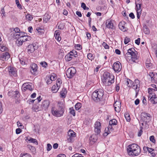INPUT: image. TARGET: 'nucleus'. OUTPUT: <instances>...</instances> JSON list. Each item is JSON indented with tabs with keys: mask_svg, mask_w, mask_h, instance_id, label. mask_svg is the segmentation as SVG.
Returning a JSON list of instances; mask_svg holds the SVG:
<instances>
[{
	"mask_svg": "<svg viewBox=\"0 0 157 157\" xmlns=\"http://www.w3.org/2000/svg\"><path fill=\"white\" fill-rule=\"evenodd\" d=\"M114 107L116 112H120L121 110V103L119 101H117L114 104Z\"/></svg>",
	"mask_w": 157,
	"mask_h": 157,
	"instance_id": "nucleus-16",
	"label": "nucleus"
},
{
	"mask_svg": "<svg viewBox=\"0 0 157 157\" xmlns=\"http://www.w3.org/2000/svg\"><path fill=\"white\" fill-rule=\"evenodd\" d=\"M94 136H95L94 135H92L90 137L89 140L90 141V142L94 143V142H95L96 139V138H95Z\"/></svg>",
	"mask_w": 157,
	"mask_h": 157,
	"instance_id": "nucleus-44",
	"label": "nucleus"
},
{
	"mask_svg": "<svg viewBox=\"0 0 157 157\" xmlns=\"http://www.w3.org/2000/svg\"><path fill=\"white\" fill-rule=\"evenodd\" d=\"M12 92L13 93V96L16 99H17L20 97V94L18 90H16L14 92Z\"/></svg>",
	"mask_w": 157,
	"mask_h": 157,
	"instance_id": "nucleus-31",
	"label": "nucleus"
},
{
	"mask_svg": "<svg viewBox=\"0 0 157 157\" xmlns=\"http://www.w3.org/2000/svg\"><path fill=\"white\" fill-rule=\"evenodd\" d=\"M150 96L151 97V98L150 99V100L151 101L153 102V103L155 104L157 102H155L154 99L157 98L156 97V95L155 94L153 93V94H150Z\"/></svg>",
	"mask_w": 157,
	"mask_h": 157,
	"instance_id": "nucleus-27",
	"label": "nucleus"
},
{
	"mask_svg": "<svg viewBox=\"0 0 157 157\" xmlns=\"http://www.w3.org/2000/svg\"><path fill=\"white\" fill-rule=\"evenodd\" d=\"M15 2L17 7L20 9H22L21 5L20 4L19 0H16Z\"/></svg>",
	"mask_w": 157,
	"mask_h": 157,
	"instance_id": "nucleus-48",
	"label": "nucleus"
},
{
	"mask_svg": "<svg viewBox=\"0 0 157 157\" xmlns=\"http://www.w3.org/2000/svg\"><path fill=\"white\" fill-rule=\"evenodd\" d=\"M105 132L103 134L104 136H107L110 133V131L107 128H105Z\"/></svg>",
	"mask_w": 157,
	"mask_h": 157,
	"instance_id": "nucleus-45",
	"label": "nucleus"
},
{
	"mask_svg": "<svg viewBox=\"0 0 157 157\" xmlns=\"http://www.w3.org/2000/svg\"><path fill=\"white\" fill-rule=\"evenodd\" d=\"M60 34V32L59 30H57L55 31L54 36L56 39L58 41H59L61 40V37H59Z\"/></svg>",
	"mask_w": 157,
	"mask_h": 157,
	"instance_id": "nucleus-24",
	"label": "nucleus"
},
{
	"mask_svg": "<svg viewBox=\"0 0 157 157\" xmlns=\"http://www.w3.org/2000/svg\"><path fill=\"white\" fill-rule=\"evenodd\" d=\"M51 16L48 14H45L43 18L44 22L45 23H47L50 19Z\"/></svg>",
	"mask_w": 157,
	"mask_h": 157,
	"instance_id": "nucleus-28",
	"label": "nucleus"
},
{
	"mask_svg": "<svg viewBox=\"0 0 157 157\" xmlns=\"http://www.w3.org/2000/svg\"><path fill=\"white\" fill-rule=\"evenodd\" d=\"M64 25L62 23H60L58 25V28L60 29H63L64 28Z\"/></svg>",
	"mask_w": 157,
	"mask_h": 157,
	"instance_id": "nucleus-56",
	"label": "nucleus"
},
{
	"mask_svg": "<svg viewBox=\"0 0 157 157\" xmlns=\"http://www.w3.org/2000/svg\"><path fill=\"white\" fill-rule=\"evenodd\" d=\"M127 151L130 156H136L141 153V149L140 146L136 144L130 145L127 148Z\"/></svg>",
	"mask_w": 157,
	"mask_h": 157,
	"instance_id": "nucleus-2",
	"label": "nucleus"
},
{
	"mask_svg": "<svg viewBox=\"0 0 157 157\" xmlns=\"http://www.w3.org/2000/svg\"><path fill=\"white\" fill-rule=\"evenodd\" d=\"M16 42L17 45L18 46H19L22 45L23 42L21 41V38H19L18 39H17Z\"/></svg>",
	"mask_w": 157,
	"mask_h": 157,
	"instance_id": "nucleus-37",
	"label": "nucleus"
},
{
	"mask_svg": "<svg viewBox=\"0 0 157 157\" xmlns=\"http://www.w3.org/2000/svg\"><path fill=\"white\" fill-rule=\"evenodd\" d=\"M38 48V46L35 43L29 45L27 47V52L29 53L33 52L35 50H37Z\"/></svg>",
	"mask_w": 157,
	"mask_h": 157,
	"instance_id": "nucleus-10",
	"label": "nucleus"
},
{
	"mask_svg": "<svg viewBox=\"0 0 157 157\" xmlns=\"http://www.w3.org/2000/svg\"><path fill=\"white\" fill-rule=\"evenodd\" d=\"M22 89L24 90H28L32 91L33 90V87L31 85L28 83H25L23 85Z\"/></svg>",
	"mask_w": 157,
	"mask_h": 157,
	"instance_id": "nucleus-19",
	"label": "nucleus"
},
{
	"mask_svg": "<svg viewBox=\"0 0 157 157\" xmlns=\"http://www.w3.org/2000/svg\"><path fill=\"white\" fill-rule=\"evenodd\" d=\"M143 30L144 33L146 34H148L150 33L149 29L146 26L144 27Z\"/></svg>",
	"mask_w": 157,
	"mask_h": 157,
	"instance_id": "nucleus-42",
	"label": "nucleus"
},
{
	"mask_svg": "<svg viewBox=\"0 0 157 157\" xmlns=\"http://www.w3.org/2000/svg\"><path fill=\"white\" fill-rule=\"evenodd\" d=\"M56 78V75L54 73L51 74L50 77V79L52 81L55 80Z\"/></svg>",
	"mask_w": 157,
	"mask_h": 157,
	"instance_id": "nucleus-39",
	"label": "nucleus"
},
{
	"mask_svg": "<svg viewBox=\"0 0 157 157\" xmlns=\"http://www.w3.org/2000/svg\"><path fill=\"white\" fill-rule=\"evenodd\" d=\"M58 106L59 108V109H60V110H63L64 111V105L63 103H62L61 102H58Z\"/></svg>",
	"mask_w": 157,
	"mask_h": 157,
	"instance_id": "nucleus-34",
	"label": "nucleus"
},
{
	"mask_svg": "<svg viewBox=\"0 0 157 157\" xmlns=\"http://www.w3.org/2000/svg\"><path fill=\"white\" fill-rule=\"evenodd\" d=\"M77 56V52L75 50H73L65 56V59L67 61H69L71 60L74 57H76Z\"/></svg>",
	"mask_w": 157,
	"mask_h": 157,
	"instance_id": "nucleus-5",
	"label": "nucleus"
},
{
	"mask_svg": "<svg viewBox=\"0 0 157 157\" xmlns=\"http://www.w3.org/2000/svg\"><path fill=\"white\" fill-rule=\"evenodd\" d=\"M28 148L32 152H35L36 151L35 147L30 145H28Z\"/></svg>",
	"mask_w": 157,
	"mask_h": 157,
	"instance_id": "nucleus-49",
	"label": "nucleus"
},
{
	"mask_svg": "<svg viewBox=\"0 0 157 157\" xmlns=\"http://www.w3.org/2000/svg\"><path fill=\"white\" fill-rule=\"evenodd\" d=\"M124 116L127 121L129 122L130 121V117L129 114L126 113L124 114Z\"/></svg>",
	"mask_w": 157,
	"mask_h": 157,
	"instance_id": "nucleus-46",
	"label": "nucleus"
},
{
	"mask_svg": "<svg viewBox=\"0 0 157 157\" xmlns=\"http://www.w3.org/2000/svg\"><path fill=\"white\" fill-rule=\"evenodd\" d=\"M101 80L105 86H109L114 82V77L109 73L105 72L103 74Z\"/></svg>",
	"mask_w": 157,
	"mask_h": 157,
	"instance_id": "nucleus-1",
	"label": "nucleus"
},
{
	"mask_svg": "<svg viewBox=\"0 0 157 157\" xmlns=\"http://www.w3.org/2000/svg\"><path fill=\"white\" fill-rule=\"evenodd\" d=\"M104 95V91L102 89H98L93 92L92 98L94 101L98 102L102 100Z\"/></svg>",
	"mask_w": 157,
	"mask_h": 157,
	"instance_id": "nucleus-4",
	"label": "nucleus"
},
{
	"mask_svg": "<svg viewBox=\"0 0 157 157\" xmlns=\"http://www.w3.org/2000/svg\"><path fill=\"white\" fill-rule=\"evenodd\" d=\"M69 113L70 114L73 115V116H75V111L74 109L73 108V107L70 108H69Z\"/></svg>",
	"mask_w": 157,
	"mask_h": 157,
	"instance_id": "nucleus-38",
	"label": "nucleus"
},
{
	"mask_svg": "<svg viewBox=\"0 0 157 157\" xmlns=\"http://www.w3.org/2000/svg\"><path fill=\"white\" fill-rule=\"evenodd\" d=\"M40 63L43 67L44 68H46L48 66V64L45 62H41Z\"/></svg>",
	"mask_w": 157,
	"mask_h": 157,
	"instance_id": "nucleus-53",
	"label": "nucleus"
},
{
	"mask_svg": "<svg viewBox=\"0 0 157 157\" xmlns=\"http://www.w3.org/2000/svg\"><path fill=\"white\" fill-rule=\"evenodd\" d=\"M87 56L88 58L91 61L93 60L94 58V56L93 55V54L90 53L88 54Z\"/></svg>",
	"mask_w": 157,
	"mask_h": 157,
	"instance_id": "nucleus-43",
	"label": "nucleus"
},
{
	"mask_svg": "<svg viewBox=\"0 0 157 157\" xmlns=\"http://www.w3.org/2000/svg\"><path fill=\"white\" fill-rule=\"evenodd\" d=\"M60 86L58 84L56 83V85H54L52 87V90L54 93L56 92L59 89Z\"/></svg>",
	"mask_w": 157,
	"mask_h": 157,
	"instance_id": "nucleus-25",
	"label": "nucleus"
},
{
	"mask_svg": "<svg viewBox=\"0 0 157 157\" xmlns=\"http://www.w3.org/2000/svg\"><path fill=\"white\" fill-rule=\"evenodd\" d=\"M75 68L71 67L69 68L67 71L66 74L67 77L70 78H72L76 73Z\"/></svg>",
	"mask_w": 157,
	"mask_h": 157,
	"instance_id": "nucleus-7",
	"label": "nucleus"
},
{
	"mask_svg": "<svg viewBox=\"0 0 157 157\" xmlns=\"http://www.w3.org/2000/svg\"><path fill=\"white\" fill-rule=\"evenodd\" d=\"M133 88L134 89H139L140 86V81L138 79H135L133 82H132Z\"/></svg>",
	"mask_w": 157,
	"mask_h": 157,
	"instance_id": "nucleus-18",
	"label": "nucleus"
},
{
	"mask_svg": "<svg viewBox=\"0 0 157 157\" xmlns=\"http://www.w3.org/2000/svg\"><path fill=\"white\" fill-rule=\"evenodd\" d=\"M52 148V146L50 144H47V150L48 151H50Z\"/></svg>",
	"mask_w": 157,
	"mask_h": 157,
	"instance_id": "nucleus-61",
	"label": "nucleus"
},
{
	"mask_svg": "<svg viewBox=\"0 0 157 157\" xmlns=\"http://www.w3.org/2000/svg\"><path fill=\"white\" fill-rule=\"evenodd\" d=\"M8 50V48L5 46L1 44L0 45V50L2 51H6Z\"/></svg>",
	"mask_w": 157,
	"mask_h": 157,
	"instance_id": "nucleus-32",
	"label": "nucleus"
},
{
	"mask_svg": "<svg viewBox=\"0 0 157 157\" xmlns=\"http://www.w3.org/2000/svg\"><path fill=\"white\" fill-rule=\"evenodd\" d=\"M9 75L11 76L16 77L17 76V72L16 68L11 67H9L8 68Z\"/></svg>",
	"mask_w": 157,
	"mask_h": 157,
	"instance_id": "nucleus-13",
	"label": "nucleus"
},
{
	"mask_svg": "<svg viewBox=\"0 0 157 157\" xmlns=\"http://www.w3.org/2000/svg\"><path fill=\"white\" fill-rule=\"evenodd\" d=\"M18 57L19 58V61L20 63L22 65H24L25 63L24 59L23 58H21L20 55H19Z\"/></svg>",
	"mask_w": 157,
	"mask_h": 157,
	"instance_id": "nucleus-36",
	"label": "nucleus"
},
{
	"mask_svg": "<svg viewBox=\"0 0 157 157\" xmlns=\"http://www.w3.org/2000/svg\"><path fill=\"white\" fill-rule=\"evenodd\" d=\"M25 33L24 32H20L18 33H15L14 34V37L16 39H18L19 38H21V37H23L24 35H25Z\"/></svg>",
	"mask_w": 157,
	"mask_h": 157,
	"instance_id": "nucleus-23",
	"label": "nucleus"
},
{
	"mask_svg": "<svg viewBox=\"0 0 157 157\" xmlns=\"http://www.w3.org/2000/svg\"><path fill=\"white\" fill-rule=\"evenodd\" d=\"M137 52L135 49L132 48L128 50V52L125 54V56L127 60H131L133 62H136V60L138 59Z\"/></svg>",
	"mask_w": 157,
	"mask_h": 157,
	"instance_id": "nucleus-3",
	"label": "nucleus"
},
{
	"mask_svg": "<svg viewBox=\"0 0 157 157\" xmlns=\"http://www.w3.org/2000/svg\"><path fill=\"white\" fill-rule=\"evenodd\" d=\"M132 81L129 79H127L126 83L128 86L131 87L132 86Z\"/></svg>",
	"mask_w": 157,
	"mask_h": 157,
	"instance_id": "nucleus-33",
	"label": "nucleus"
},
{
	"mask_svg": "<svg viewBox=\"0 0 157 157\" xmlns=\"http://www.w3.org/2000/svg\"><path fill=\"white\" fill-rule=\"evenodd\" d=\"M20 157H31V156L30 155L27 153L23 154L21 153L20 155Z\"/></svg>",
	"mask_w": 157,
	"mask_h": 157,
	"instance_id": "nucleus-52",
	"label": "nucleus"
},
{
	"mask_svg": "<svg viewBox=\"0 0 157 157\" xmlns=\"http://www.w3.org/2000/svg\"><path fill=\"white\" fill-rule=\"evenodd\" d=\"M136 11H140L141 9V4H136Z\"/></svg>",
	"mask_w": 157,
	"mask_h": 157,
	"instance_id": "nucleus-51",
	"label": "nucleus"
},
{
	"mask_svg": "<svg viewBox=\"0 0 157 157\" xmlns=\"http://www.w3.org/2000/svg\"><path fill=\"white\" fill-rule=\"evenodd\" d=\"M26 36H25V35H24L23 36V37H21V38H20L21 39V41H22L23 42L26 41Z\"/></svg>",
	"mask_w": 157,
	"mask_h": 157,
	"instance_id": "nucleus-60",
	"label": "nucleus"
},
{
	"mask_svg": "<svg viewBox=\"0 0 157 157\" xmlns=\"http://www.w3.org/2000/svg\"><path fill=\"white\" fill-rule=\"evenodd\" d=\"M51 111L52 115L57 117L63 116L64 112V111L63 110H60L59 109L58 110H55L53 107L52 108Z\"/></svg>",
	"mask_w": 157,
	"mask_h": 157,
	"instance_id": "nucleus-8",
	"label": "nucleus"
},
{
	"mask_svg": "<svg viewBox=\"0 0 157 157\" xmlns=\"http://www.w3.org/2000/svg\"><path fill=\"white\" fill-rule=\"evenodd\" d=\"M141 119L145 122L147 123L151 120V116L150 114L145 112H143L141 114Z\"/></svg>",
	"mask_w": 157,
	"mask_h": 157,
	"instance_id": "nucleus-9",
	"label": "nucleus"
},
{
	"mask_svg": "<svg viewBox=\"0 0 157 157\" xmlns=\"http://www.w3.org/2000/svg\"><path fill=\"white\" fill-rule=\"evenodd\" d=\"M102 45L105 49H107L109 48V46L105 42H103Z\"/></svg>",
	"mask_w": 157,
	"mask_h": 157,
	"instance_id": "nucleus-57",
	"label": "nucleus"
},
{
	"mask_svg": "<svg viewBox=\"0 0 157 157\" xmlns=\"http://www.w3.org/2000/svg\"><path fill=\"white\" fill-rule=\"evenodd\" d=\"M141 10L140 11H136L138 19H139L141 14Z\"/></svg>",
	"mask_w": 157,
	"mask_h": 157,
	"instance_id": "nucleus-64",
	"label": "nucleus"
},
{
	"mask_svg": "<svg viewBox=\"0 0 157 157\" xmlns=\"http://www.w3.org/2000/svg\"><path fill=\"white\" fill-rule=\"evenodd\" d=\"M36 30L39 33V34L40 35L44 33V29L40 27L37 28H36Z\"/></svg>",
	"mask_w": 157,
	"mask_h": 157,
	"instance_id": "nucleus-40",
	"label": "nucleus"
},
{
	"mask_svg": "<svg viewBox=\"0 0 157 157\" xmlns=\"http://www.w3.org/2000/svg\"><path fill=\"white\" fill-rule=\"evenodd\" d=\"M50 102L48 100H44L41 105L42 110L44 112H46L49 106Z\"/></svg>",
	"mask_w": 157,
	"mask_h": 157,
	"instance_id": "nucleus-11",
	"label": "nucleus"
},
{
	"mask_svg": "<svg viewBox=\"0 0 157 157\" xmlns=\"http://www.w3.org/2000/svg\"><path fill=\"white\" fill-rule=\"evenodd\" d=\"M106 26L107 28L113 29L114 26L113 21L109 19L107 20L106 22Z\"/></svg>",
	"mask_w": 157,
	"mask_h": 157,
	"instance_id": "nucleus-20",
	"label": "nucleus"
},
{
	"mask_svg": "<svg viewBox=\"0 0 157 157\" xmlns=\"http://www.w3.org/2000/svg\"><path fill=\"white\" fill-rule=\"evenodd\" d=\"M117 123V121L115 119H113L109 121V124L112 125H116Z\"/></svg>",
	"mask_w": 157,
	"mask_h": 157,
	"instance_id": "nucleus-29",
	"label": "nucleus"
},
{
	"mask_svg": "<svg viewBox=\"0 0 157 157\" xmlns=\"http://www.w3.org/2000/svg\"><path fill=\"white\" fill-rule=\"evenodd\" d=\"M101 127V123L100 122H96L95 124V132L97 134L100 133Z\"/></svg>",
	"mask_w": 157,
	"mask_h": 157,
	"instance_id": "nucleus-15",
	"label": "nucleus"
},
{
	"mask_svg": "<svg viewBox=\"0 0 157 157\" xmlns=\"http://www.w3.org/2000/svg\"><path fill=\"white\" fill-rule=\"evenodd\" d=\"M37 65L35 63H33L31 66L30 71L32 73L34 74L37 71Z\"/></svg>",
	"mask_w": 157,
	"mask_h": 157,
	"instance_id": "nucleus-21",
	"label": "nucleus"
},
{
	"mask_svg": "<svg viewBox=\"0 0 157 157\" xmlns=\"http://www.w3.org/2000/svg\"><path fill=\"white\" fill-rule=\"evenodd\" d=\"M75 133L73 130H69L67 132V142L69 143H72L74 140V138L75 137Z\"/></svg>",
	"mask_w": 157,
	"mask_h": 157,
	"instance_id": "nucleus-6",
	"label": "nucleus"
},
{
	"mask_svg": "<svg viewBox=\"0 0 157 157\" xmlns=\"http://www.w3.org/2000/svg\"><path fill=\"white\" fill-rule=\"evenodd\" d=\"M67 93V90L66 89L63 88L62 91L60 92V94L62 98H65L66 96V95Z\"/></svg>",
	"mask_w": 157,
	"mask_h": 157,
	"instance_id": "nucleus-26",
	"label": "nucleus"
},
{
	"mask_svg": "<svg viewBox=\"0 0 157 157\" xmlns=\"http://www.w3.org/2000/svg\"><path fill=\"white\" fill-rule=\"evenodd\" d=\"M121 64L119 62L115 63L113 64V68L116 72H119L121 70Z\"/></svg>",
	"mask_w": 157,
	"mask_h": 157,
	"instance_id": "nucleus-12",
	"label": "nucleus"
},
{
	"mask_svg": "<svg viewBox=\"0 0 157 157\" xmlns=\"http://www.w3.org/2000/svg\"><path fill=\"white\" fill-rule=\"evenodd\" d=\"M131 41V39L128 37L126 36L125 37L124 40V43L125 44H127L130 42Z\"/></svg>",
	"mask_w": 157,
	"mask_h": 157,
	"instance_id": "nucleus-47",
	"label": "nucleus"
},
{
	"mask_svg": "<svg viewBox=\"0 0 157 157\" xmlns=\"http://www.w3.org/2000/svg\"><path fill=\"white\" fill-rule=\"evenodd\" d=\"M146 65L147 66L150 67L152 65V64L149 62V59H147L146 61Z\"/></svg>",
	"mask_w": 157,
	"mask_h": 157,
	"instance_id": "nucleus-59",
	"label": "nucleus"
},
{
	"mask_svg": "<svg viewBox=\"0 0 157 157\" xmlns=\"http://www.w3.org/2000/svg\"><path fill=\"white\" fill-rule=\"evenodd\" d=\"M25 17L26 20L28 21H31L33 18V16L29 13L25 16Z\"/></svg>",
	"mask_w": 157,
	"mask_h": 157,
	"instance_id": "nucleus-30",
	"label": "nucleus"
},
{
	"mask_svg": "<svg viewBox=\"0 0 157 157\" xmlns=\"http://www.w3.org/2000/svg\"><path fill=\"white\" fill-rule=\"evenodd\" d=\"M154 138V136H150L149 138L150 141L152 142L153 143H155L156 141Z\"/></svg>",
	"mask_w": 157,
	"mask_h": 157,
	"instance_id": "nucleus-55",
	"label": "nucleus"
},
{
	"mask_svg": "<svg viewBox=\"0 0 157 157\" xmlns=\"http://www.w3.org/2000/svg\"><path fill=\"white\" fill-rule=\"evenodd\" d=\"M142 129V127H140V129L139 131L138 134V136H141L143 133V132Z\"/></svg>",
	"mask_w": 157,
	"mask_h": 157,
	"instance_id": "nucleus-58",
	"label": "nucleus"
},
{
	"mask_svg": "<svg viewBox=\"0 0 157 157\" xmlns=\"http://www.w3.org/2000/svg\"><path fill=\"white\" fill-rule=\"evenodd\" d=\"M82 104L81 103L78 102L75 105V109L76 110H78L81 107Z\"/></svg>",
	"mask_w": 157,
	"mask_h": 157,
	"instance_id": "nucleus-35",
	"label": "nucleus"
},
{
	"mask_svg": "<svg viewBox=\"0 0 157 157\" xmlns=\"http://www.w3.org/2000/svg\"><path fill=\"white\" fill-rule=\"evenodd\" d=\"M125 22L123 21L120 22L118 25L119 29L123 32L126 31L128 30L127 28L125 27Z\"/></svg>",
	"mask_w": 157,
	"mask_h": 157,
	"instance_id": "nucleus-17",
	"label": "nucleus"
},
{
	"mask_svg": "<svg viewBox=\"0 0 157 157\" xmlns=\"http://www.w3.org/2000/svg\"><path fill=\"white\" fill-rule=\"evenodd\" d=\"M75 47L76 49L80 50L82 49V46L79 44H76L75 46Z\"/></svg>",
	"mask_w": 157,
	"mask_h": 157,
	"instance_id": "nucleus-54",
	"label": "nucleus"
},
{
	"mask_svg": "<svg viewBox=\"0 0 157 157\" xmlns=\"http://www.w3.org/2000/svg\"><path fill=\"white\" fill-rule=\"evenodd\" d=\"M29 141H30L31 142L35 144L36 145L38 144V143L36 139L31 138L29 140Z\"/></svg>",
	"mask_w": 157,
	"mask_h": 157,
	"instance_id": "nucleus-41",
	"label": "nucleus"
},
{
	"mask_svg": "<svg viewBox=\"0 0 157 157\" xmlns=\"http://www.w3.org/2000/svg\"><path fill=\"white\" fill-rule=\"evenodd\" d=\"M149 76L153 82H157V73L154 72H150Z\"/></svg>",
	"mask_w": 157,
	"mask_h": 157,
	"instance_id": "nucleus-14",
	"label": "nucleus"
},
{
	"mask_svg": "<svg viewBox=\"0 0 157 157\" xmlns=\"http://www.w3.org/2000/svg\"><path fill=\"white\" fill-rule=\"evenodd\" d=\"M10 57V55L8 52L3 53L1 56L0 59L3 61L7 60Z\"/></svg>",
	"mask_w": 157,
	"mask_h": 157,
	"instance_id": "nucleus-22",
	"label": "nucleus"
},
{
	"mask_svg": "<svg viewBox=\"0 0 157 157\" xmlns=\"http://www.w3.org/2000/svg\"><path fill=\"white\" fill-rule=\"evenodd\" d=\"M22 132V130L20 128H17L16 130V133L17 134H20Z\"/></svg>",
	"mask_w": 157,
	"mask_h": 157,
	"instance_id": "nucleus-63",
	"label": "nucleus"
},
{
	"mask_svg": "<svg viewBox=\"0 0 157 157\" xmlns=\"http://www.w3.org/2000/svg\"><path fill=\"white\" fill-rule=\"evenodd\" d=\"M156 91V89L152 88H149L148 90V92L149 94H153V92Z\"/></svg>",
	"mask_w": 157,
	"mask_h": 157,
	"instance_id": "nucleus-50",
	"label": "nucleus"
},
{
	"mask_svg": "<svg viewBox=\"0 0 157 157\" xmlns=\"http://www.w3.org/2000/svg\"><path fill=\"white\" fill-rule=\"evenodd\" d=\"M140 39L138 38L137 40L135 41V43L138 45H139L140 43Z\"/></svg>",
	"mask_w": 157,
	"mask_h": 157,
	"instance_id": "nucleus-62",
	"label": "nucleus"
}]
</instances>
